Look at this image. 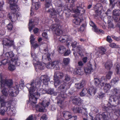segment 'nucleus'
Wrapping results in <instances>:
<instances>
[{
  "label": "nucleus",
  "mask_w": 120,
  "mask_h": 120,
  "mask_svg": "<svg viewBox=\"0 0 120 120\" xmlns=\"http://www.w3.org/2000/svg\"><path fill=\"white\" fill-rule=\"evenodd\" d=\"M84 82L82 81L81 83H78L75 84V86L77 89H80L84 86Z\"/></svg>",
  "instance_id": "obj_34"
},
{
  "label": "nucleus",
  "mask_w": 120,
  "mask_h": 120,
  "mask_svg": "<svg viewBox=\"0 0 120 120\" xmlns=\"http://www.w3.org/2000/svg\"><path fill=\"white\" fill-rule=\"evenodd\" d=\"M104 94L103 93H101L99 94V97L100 98H102L104 96Z\"/></svg>",
  "instance_id": "obj_57"
},
{
  "label": "nucleus",
  "mask_w": 120,
  "mask_h": 120,
  "mask_svg": "<svg viewBox=\"0 0 120 120\" xmlns=\"http://www.w3.org/2000/svg\"><path fill=\"white\" fill-rule=\"evenodd\" d=\"M71 53V51L69 49H68L64 52V56H67L69 55Z\"/></svg>",
  "instance_id": "obj_46"
},
{
  "label": "nucleus",
  "mask_w": 120,
  "mask_h": 120,
  "mask_svg": "<svg viewBox=\"0 0 120 120\" xmlns=\"http://www.w3.org/2000/svg\"><path fill=\"white\" fill-rule=\"evenodd\" d=\"M79 56L81 58H82L84 57V55L82 53V52H79L78 53Z\"/></svg>",
  "instance_id": "obj_60"
},
{
  "label": "nucleus",
  "mask_w": 120,
  "mask_h": 120,
  "mask_svg": "<svg viewBox=\"0 0 120 120\" xmlns=\"http://www.w3.org/2000/svg\"><path fill=\"white\" fill-rule=\"evenodd\" d=\"M73 110L75 113H81L82 115H85L86 117L87 116L88 112L87 109L82 107H75Z\"/></svg>",
  "instance_id": "obj_11"
},
{
  "label": "nucleus",
  "mask_w": 120,
  "mask_h": 120,
  "mask_svg": "<svg viewBox=\"0 0 120 120\" xmlns=\"http://www.w3.org/2000/svg\"><path fill=\"white\" fill-rule=\"evenodd\" d=\"M36 82H33L31 84H28L26 85L30 95L29 101L32 105H35L36 103L37 99L40 97L41 94H44L46 92L43 89L40 90V89L37 88L40 85V82L35 87L34 85H36Z\"/></svg>",
  "instance_id": "obj_2"
},
{
  "label": "nucleus",
  "mask_w": 120,
  "mask_h": 120,
  "mask_svg": "<svg viewBox=\"0 0 120 120\" xmlns=\"http://www.w3.org/2000/svg\"><path fill=\"white\" fill-rule=\"evenodd\" d=\"M26 120H34L33 116L32 115H30Z\"/></svg>",
  "instance_id": "obj_52"
},
{
  "label": "nucleus",
  "mask_w": 120,
  "mask_h": 120,
  "mask_svg": "<svg viewBox=\"0 0 120 120\" xmlns=\"http://www.w3.org/2000/svg\"><path fill=\"white\" fill-rule=\"evenodd\" d=\"M82 100H81L79 98L75 97L73 99L72 102L74 104L80 105L82 102Z\"/></svg>",
  "instance_id": "obj_21"
},
{
  "label": "nucleus",
  "mask_w": 120,
  "mask_h": 120,
  "mask_svg": "<svg viewBox=\"0 0 120 120\" xmlns=\"http://www.w3.org/2000/svg\"><path fill=\"white\" fill-rule=\"evenodd\" d=\"M58 50L60 53L62 54L64 53L65 51L66 48L64 46L60 45L58 47Z\"/></svg>",
  "instance_id": "obj_23"
},
{
  "label": "nucleus",
  "mask_w": 120,
  "mask_h": 120,
  "mask_svg": "<svg viewBox=\"0 0 120 120\" xmlns=\"http://www.w3.org/2000/svg\"><path fill=\"white\" fill-rule=\"evenodd\" d=\"M114 112L116 114H119L120 116V109L115 110H114Z\"/></svg>",
  "instance_id": "obj_58"
},
{
  "label": "nucleus",
  "mask_w": 120,
  "mask_h": 120,
  "mask_svg": "<svg viewBox=\"0 0 120 120\" xmlns=\"http://www.w3.org/2000/svg\"><path fill=\"white\" fill-rule=\"evenodd\" d=\"M7 29L8 30L10 31L12 30L13 27V24L12 23H10L8 24L7 26Z\"/></svg>",
  "instance_id": "obj_39"
},
{
  "label": "nucleus",
  "mask_w": 120,
  "mask_h": 120,
  "mask_svg": "<svg viewBox=\"0 0 120 120\" xmlns=\"http://www.w3.org/2000/svg\"><path fill=\"white\" fill-rule=\"evenodd\" d=\"M4 60H0V66L2 64L5 65L6 64V62H4Z\"/></svg>",
  "instance_id": "obj_62"
},
{
  "label": "nucleus",
  "mask_w": 120,
  "mask_h": 120,
  "mask_svg": "<svg viewBox=\"0 0 120 120\" xmlns=\"http://www.w3.org/2000/svg\"><path fill=\"white\" fill-rule=\"evenodd\" d=\"M45 7L49 8L52 4V0H45Z\"/></svg>",
  "instance_id": "obj_33"
},
{
  "label": "nucleus",
  "mask_w": 120,
  "mask_h": 120,
  "mask_svg": "<svg viewBox=\"0 0 120 120\" xmlns=\"http://www.w3.org/2000/svg\"><path fill=\"white\" fill-rule=\"evenodd\" d=\"M40 79L41 80V81H39L38 82L37 80H36L35 81H34L31 82V83L33 82H36V85H34V86L35 87L38 84V83L39 82H40V84H41V82L42 81L46 85L48 84V82L49 80V79L48 76L46 75H42L40 77ZM40 86L38 87L37 88L38 89H39V87L40 86Z\"/></svg>",
  "instance_id": "obj_8"
},
{
  "label": "nucleus",
  "mask_w": 120,
  "mask_h": 120,
  "mask_svg": "<svg viewBox=\"0 0 120 120\" xmlns=\"http://www.w3.org/2000/svg\"><path fill=\"white\" fill-rule=\"evenodd\" d=\"M71 81L70 77L68 75H66L64 81L59 87L58 90L61 91L65 92L66 90L69 88Z\"/></svg>",
  "instance_id": "obj_5"
},
{
  "label": "nucleus",
  "mask_w": 120,
  "mask_h": 120,
  "mask_svg": "<svg viewBox=\"0 0 120 120\" xmlns=\"http://www.w3.org/2000/svg\"><path fill=\"white\" fill-rule=\"evenodd\" d=\"M69 60H64L63 62L64 65L65 66L69 64Z\"/></svg>",
  "instance_id": "obj_59"
},
{
  "label": "nucleus",
  "mask_w": 120,
  "mask_h": 120,
  "mask_svg": "<svg viewBox=\"0 0 120 120\" xmlns=\"http://www.w3.org/2000/svg\"><path fill=\"white\" fill-rule=\"evenodd\" d=\"M80 9H83L82 8L80 7H77L76 9L75 10V12L76 13H79L80 10Z\"/></svg>",
  "instance_id": "obj_48"
},
{
  "label": "nucleus",
  "mask_w": 120,
  "mask_h": 120,
  "mask_svg": "<svg viewBox=\"0 0 120 120\" xmlns=\"http://www.w3.org/2000/svg\"><path fill=\"white\" fill-rule=\"evenodd\" d=\"M92 64L91 62L89 61L88 63L87 67L84 68V72L86 74L90 73L93 71V69L92 66Z\"/></svg>",
  "instance_id": "obj_15"
},
{
  "label": "nucleus",
  "mask_w": 120,
  "mask_h": 120,
  "mask_svg": "<svg viewBox=\"0 0 120 120\" xmlns=\"http://www.w3.org/2000/svg\"><path fill=\"white\" fill-rule=\"evenodd\" d=\"M63 75V74L60 72L57 71L55 73L54 78L55 81L54 84L56 87L60 83V82L58 79V78H62Z\"/></svg>",
  "instance_id": "obj_9"
},
{
  "label": "nucleus",
  "mask_w": 120,
  "mask_h": 120,
  "mask_svg": "<svg viewBox=\"0 0 120 120\" xmlns=\"http://www.w3.org/2000/svg\"><path fill=\"white\" fill-rule=\"evenodd\" d=\"M47 11L49 13L50 15L52 18H53L54 17V16H56L57 14V12L53 8L49 9Z\"/></svg>",
  "instance_id": "obj_19"
},
{
  "label": "nucleus",
  "mask_w": 120,
  "mask_h": 120,
  "mask_svg": "<svg viewBox=\"0 0 120 120\" xmlns=\"http://www.w3.org/2000/svg\"><path fill=\"white\" fill-rule=\"evenodd\" d=\"M86 62V60H80L78 62V64L79 66H82Z\"/></svg>",
  "instance_id": "obj_45"
},
{
  "label": "nucleus",
  "mask_w": 120,
  "mask_h": 120,
  "mask_svg": "<svg viewBox=\"0 0 120 120\" xmlns=\"http://www.w3.org/2000/svg\"><path fill=\"white\" fill-rule=\"evenodd\" d=\"M38 29L37 28H35L33 30V32L34 34L37 33L38 31Z\"/></svg>",
  "instance_id": "obj_61"
},
{
  "label": "nucleus",
  "mask_w": 120,
  "mask_h": 120,
  "mask_svg": "<svg viewBox=\"0 0 120 120\" xmlns=\"http://www.w3.org/2000/svg\"><path fill=\"white\" fill-rule=\"evenodd\" d=\"M116 70L117 74H119L120 72V64H118L117 65L116 67Z\"/></svg>",
  "instance_id": "obj_44"
},
{
  "label": "nucleus",
  "mask_w": 120,
  "mask_h": 120,
  "mask_svg": "<svg viewBox=\"0 0 120 120\" xmlns=\"http://www.w3.org/2000/svg\"><path fill=\"white\" fill-rule=\"evenodd\" d=\"M19 11H18L17 12H13L11 11V12L13 13L9 14V18L12 22H15L17 19V17L19 16V15L16 14Z\"/></svg>",
  "instance_id": "obj_14"
},
{
  "label": "nucleus",
  "mask_w": 120,
  "mask_h": 120,
  "mask_svg": "<svg viewBox=\"0 0 120 120\" xmlns=\"http://www.w3.org/2000/svg\"><path fill=\"white\" fill-rule=\"evenodd\" d=\"M0 89L3 94L0 97V102L1 108L0 110V114L4 115L5 112H7V114L10 116H15L16 110L14 107H11V105H15L16 103V101L12 99L7 102H5V100L8 97V91L10 96L13 97L16 96L19 93L20 85L18 83H16L15 86L10 87H8L9 89L8 90L7 89V87L8 86L9 87L12 84V80L5 79L1 73L0 74Z\"/></svg>",
  "instance_id": "obj_1"
},
{
  "label": "nucleus",
  "mask_w": 120,
  "mask_h": 120,
  "mask_svg": "<svg viewBox=\"0 0 120 120\" xmlns=\"http://www.w3.org/2000/svg\"><path fill=\"white\" fill-rule=\"evenodd\" d=\"M70 7L68 8H68H67L68 10H69V11H71L73 9V4H71L69 5Z\"/></svg>",
  "instance_id": "obj_54"
},
{
  "label": "nucleus",
  "mask_w": 120,
  "mask_h": 120,
  "mask_svg": "<svg viewBox=\"0 0 120 120\" xmlns=\"http://www.w3.org/2000/svg\"><path fill=\"white\" fill-rule=\"evenodd\" d=\"M120 91V90L116 88H115L113 91V94L115 95L113 96H111L110 98L109 101V103H110L112 101H114V104L115 103H117L120 104V97L117 96V94Z\"/></svg>",
  "instance_id": "obj_6"
},
{
  "label": "nucleus",
  "mask_w": 120,
  "mask_h": 120,
  "mask_svg": "<svg viewBox=\"0 0 120 120\" xmlns=\"http://www.w3.org/2000/svg\"><path fill=\"white\" fill-rule=\"evenodd\" d=\"M112 73V72L110 71L107 72L106 75V79H110Z\"/></svg>",
  "instance_id": "obj_40"
},
{
  "label": "nucleus",
  "mask_w": 120,
  "mask_h": 120,
  "mask_svg": "<svg viewBox=\"0 0 120 120\" xmlns=\"http://www.w3.org/2000/svg\"><path fill=\"white\" fill-rule=\"evenodd\" d=\"M88 91V94L92 96L94 95L96 92V90L93 86L90 87Z\"/></svg>",
  "instance_id": "obj_22"
},
{
  "label": "nucleus",
  "mask_w": 120,
  "mask_h": 120,
  "mask_svg": "<svg viewBox=\"0 0 120 120\" xmlns=\"http://www.w3.org/2000/svg\"><path fill=\"white\" fill-rule=\"evenodd\" d=\"M60 28V25L59 24H55L52 25V30L57 35L60 36L63 33Z\"/></svg>",
  "instance_id": "obj_10"
},
{
  "label": "nucleus",
  "mask_w": 120,
  "mask_h": 120,
  "mask_svg": "<svg viewBox=\"0 0 120 120\" xmlns=\"http://www.w3.org/2000/svg\"><path fill=\"white\" fill-rule=\"evenodd\" d=\"M67 96V94H61V95H59L56 98L57 100V103L61 108H63L64 105L63 101Z\"/></svg>",
  "instance_id": "obj_13"
},
{
  "label": "nucleus",
  "mask_w": 120,
  "mask_h": 120,
  "mask_svg": "<svg viewBox=\"0 0 120 120\" xmlns=\"http://www.w3.org/2000/svg\"><path fill=\"white\" fill-rule=\"evenodd\" d=\"M37 1H34V0H32V4H35V9L36 10H38L40 6V3L38 2V0Z\"/></svg>",
  "instance_id": "obj_26"
},
{
  "label": "nucleus",
  "mask_w": 120,
  "mask_h": 120,
  "mask_svg": "<svg viewBox=\"0 0 120 120\" xmlns=\"http://www.w3.org/2000/svg\"><path fill=\"white\" fill-rule=\"evenodd\" d=\"M110 46L113 48H117L119 47V45H116L115 43H112L110 45Z\"/></svg>",
  "instance_id": "obj_47"
},
{
  "label": "nucleus",
  "mask_w": 120,
  "mask_h": 120,
  "mask_svg": "<svg viewBox=\"0 0 120 120\" xmlns=\"http://www.w3.org/2000/svg\"><path fill=\"white\" fill-rule=\"evenodd\" d=\"M34 21H32L31 20H30L29 24V31L31 32L34 27Z\"/></svg>",
  "instance_id": "obj_29"
},
{
  "label": "nucleus",
  "mask_w": 120,
  "mask_h": 120,
  "mask_svg": "<svg viewBox=\"0 0 120 120\" xmlns=\"http://www.w3.org/2000/svg\"><path fill=\"white\" fill-rule=\"evenodd\" d=\"M111 88V86L109 84H105V86L104 87V91L105 92H107Z\"/></svg>",
  "instance_id": "obj_37"
},
{
  "label": "nucleus",
  "mask_w": 120,
  "mask_h": 120,
  "mask_svg": "<svg viewBox=\"0 0 120 120\" xmlns=\"http://www.w3.org/2000/svg\"><path fill=\"white\" fill-rule=\"evenodd\" d=\"M75 74L81 75L82 74V72L80 69H76L73 72Z\"/></svg>",
  "instance_id": "obj_36"
},
{
  "label": "nucleus",
  "mask_w": 120,
  "mask_h": 120,
  "mask_svg": "<svg viewBox=\"0 0 120 120\" xmlns=\"http://www.w3.org/2000/svg\"><path fill=\"white\" fill-rule=\"evenodd\" d=\"M4 4V2L2 1V3L0 2V17H2L4 16V14L2 13V8Z\"/></svg>",
  "instance_id": "obj_30"
},
{
  "label": "nucleus",
  "mask_w": 120,
  "mask_h": 120,
  "mask_svg": "<svg viewBox=\"0 0 120 120\" xmlns=\"http://www.w3.org/2000/svg\"><path fill=\"white\" fill-rule=\"evenodd\" d=\"M105 66L106 68L108 70L110 69L112 66V63L111 61L108 62L105 64Z\"/></svg>",
  "instance_id": "obj_32"
},
{
  "label": "nucleus",
  "mask_w": 120,
  "mask_h": 120,
  "mask_svg": "<svg viewBox=\"0 0 120 120\" xmlns=\"http://www.w3.org/2000/svg\"><path fill=\"white\" fill-rule=\"evenodd\" d=\"M90 24L91 26H92L94 28L95 32L98 31V28L94 23L92 21H90Z\"/></svg>",
  "instance_id": "obj_35"
},
{
  "label": "nucleus",
  "mask_w": 120,
  "mask_h": 120,
  "mask_svg": "<svg viewBox=\"0 0 120 120\" xmlns=\"http://www.w3.org/2000/svg\"><path fill=\"white\" fill-rule=\"evenodd\" d=\"M99 52L102 54H103L105 53V52L106 51V49L104 47H101L99 48Z\"/></svg>",
  "instance_id": "obj_38"
},
{
  "label": "nucleus",
  "mask_w": 120,
  "mask_h": 120,
  "mask_svg": "<svg viewBox=\"0 0 120 120\" xmlns=\"http://www.w3.org/2000/svg\"><path fill=\"white\" fill-rule=\"evenodd\" d=\"M30 39V42L31 44L34 43L35 40V38H34V36L33 35L31 34Z\"/></svg>",
  "instance_id": "obj_42"
},
{
  "label": "nucleus",
  "mask_w": 120,
  "mask_h": 120,
  "mask_svg": "<svg viewBox=\"0 0 120 120\" xmlns=\"http://www.w3.org/2000/svg\"><path fill=\"white\" fill-rule=\"evenodd\" d=\"M6 64H8V69L11 71L15 70V65L19 66L20 64L19 60H7Z\"/></svg>",
  "instance_id": "obj_7"
},
{
  "label": "nucleus",
  "mask_w": 120,
  "mask_h": 120,
  "mask_svg": "<svg viewBox=\"0 0 120 120\" xmlns=\"http://www.w3.org/2000/svg\"><path fill=\"white\" fill-rule=\"evenodd\" d=\"M49 105V102L48 99H45L40 101L39 104L35 105L36 110L40 112H44L45 111V108Z\"/></svg>",
  "instance_id": "obj_4"
},
{
  "label": "nucleus",
  "mask_w": 120,
  "mask_h": 120,
  "mask_svg": "<svg viewBox=\"0 0 120 120\" xmlns=\"http://www.w3.org/2000/svg\"><path fill=\"white\" fill-rule=\"evenodd\" d=\"M31 56L32 58L33 59V60H36L37 58V56L36 54L34 52H31Z\"/></svg>",
  "instance_id": "obj_43"
},
{
  "label": "nucleus",
  "mask_w": 120,
  "mask_h": 120,
  "mask_svg": "<svg viewBox=\"0 0 120 120\" xmlns=\"http://www.w3.org/2000/svg\"><path fill=\"white\" fill-rule=\"evenodd\" d=\"M101 4L100 3L97 4L95 6V7L97 9L96 11L98 12L100 11L101 10Z\"/></svg>",
  "instance_id": "obj_31"
},
{
  "label": "nucleus",
  "mask_w": 120,
  "mask_h": 120,
  "mask_svg": "<svg viewBox=\"0 0 120 120\" xmlns=\"http://www.w3.org/2000/svg\"><path fill=\"white\" fill-rule=\"evenodd\" d=\"M106 81L107 80L105 79V77H101L100 80L98 79H95L94 84L98 87H100V86H103Z\"/></svg>",
  "instance_id": "obj_12"
},
{
  "label": "nucleus",
  "mask_w": 120,
  "mask_h": 120,
  "mask_svg": "<svg viewBox=\"0 0 120 120\" xmlns=\"http://www.w3.org/2000/svg\"><path fill=\"white\" fill-rule=\"evenodd\" d=\"M108 113L107 112H103L101 114L97 115L96 117L97 120H106L108 118Z\"/></svg>",
  "instance_id": "obj_17"
},
{
  "label": "nucleus",
  "mask_w": 120,
  "mask_h": 120,
  "mask_svg": "<svg viewBox=\"0 0 120 120\" xmlns=\"http://www.w3.org/2000/svg\"><path fill=\"white\" fill-rule=\"evenodd\" d=\"M13 60H18L19 58V56L17 55H14L13 57Z\"/></svg>",
  "instance_id": "obj_63"
},
{
  "label": "nucleus",
  "mask_w": 120,
  "mask_h": 120,
  "mask_svg": "<svg viewBox=\"0 0 120 120\" xmlns=\"http://www.w3.org/2000/svg\"><path fill=\"white\" fill-rule=\"evenodd\" d=\"M110 2V4L109 5L110 6L111 5H112V8H113L114 7V5L112 4V3L113 2H114V0H109Z\"/></svg>",
  "instance_id": "obj_55"
},
{
  "label": "nucleus",
  "mask_w": 120,
  "mask_h": 120,
  "mask_svg": "<svg viewBox=\"0 0 120 120\" xmlns=\"http://www.w3.org/2000/svg\"><path fill=\"white\" fill-rule=\"evenodd\" d=\"M40 89L41 90L43 89V90H45L46 91V92L45 93H47L50 94H54V95H57V93L54 92L53 90V89H49L47 91L44 90L43 89Z\"/></svg>",
  "instance_id": "obj_27"
},
{
  "label": "nucleus",
  "mask_w": 120,
  "mask_h": 120,
  "mask_svg": "<svg viewBox=\"0 0 120 120\" xmlns=\"http://www.w3.org/2000/svg\"><path fill=\"white\" fill-rule=\"evenodd\" d=\"M113 15L119 16L120 13L119 12V11L118 10H115L113 11Z\"/></svg>",
  "instance_id": "obj_41"
},
{
  "label": "nucleus",
  "mask_w": 120,
  "mask_h": 120,
  "mask_svg": "<svg viewBox=\"0 0 120 120\" xmlns=\"http://www.w3.org/2000/svg\"><path fill=\"white\" fill-rule=\"evenodd\" d=\"M47 119V118L46 115L45 114L41 116L40 118V120H46Z\"/></svg>",
  "instance_id": "obj_50"
},
{
  "label": "nucleus",
  "mask_w": 120,
  "mask_h": 120,
  "mask_svg": "<svg viewBox=\"0 0 120 120\" xmlns=\"http://www.w3.org/2000/svg\"><path fill=\"white\" fill-rule=\"evenodd\" d=\"M77 42L76 41H74L72 43L71 45L73 48H75L77 46Z\"/></svg>",
  "instance_id": "obj_51"
},
{
  "label": "nucleus",
  "mask_w": 120,
  "mask_h": 120,
  "mask_svg": "<svg viewBox=\"0 0 120 120\" xmlns=\"http://www.w3.org/2000/svg\"><path fill=\"white\" fill-rule=\"evenodd\" d=\"M88 91L86 89H83L80 94V96L81 97H83L85 96H88Z\"/></svg>",
  "instance_id": "obj_25"
},
{
  "label": "nucleus",
  "mask_w": 120,
  "mask_h": 120,
  "mask_svg": "<svg viewBox=\"0 0 120 120\" xmlns=\"http://www.w3.org/2000/svg\"><path fill=\"white\" fill-rule=\"evenodd\" d=\"M81 47L79 46H77V49L78 50V51L77 52V53H78L79 52H82L81 51Z\"/></svg>",
  "instance_id": "obj_64"
},
{
  "label": "nucleus",
  "mask_w": 120,
  "mask_h": 120,
  "mask_svg": "<svg viewBox=\"0 0 120 120\" xmlns=\"http://www.w3.org/2000/svg\"><path fill=\"white\" fill-rule=\"evenodd\" d=\"M106 40L108 41L110 43L112 41V40L110 36H107V37Z\"/></svg>",
  "instance_id": "obj_56"
},
{
  "label": "nucleus",
  "mask_w": 120,
  "mask_h": 120,
  "mask_svg": "<svg viewBox=\"0 0 120 120\" xmlns=\"http://www.w3.org/2000/svg\"><path fill=\"white\" fill-rule=\"evenodd\" d=\"M69 38V36L65 35L60 36L59 38V40L61 42L64 43L68 41Z\"/></svg>",
  "instance_id": "obj_20"
},
{
  "label": "nucleus",
  "mask_w": 120,
  "mask_h": 120,
  "mask_svg": "<svg viewBox=\"0 0 120 120\" xmlns=\"http://www.w3.org/2000/svg\"><path fill=\"white\" fill-rule=\"evenodd\" d=\"M64 116L66 119L71 118V114L70 112L67 111H64L63 112Z\"/></svg>",
  "instance_id": "obj_24"
},
{
  "label": "nucleus",
  "mask_w": 120,
  "mask_h": 120,
  "mask_svg": "<svg viewBox=\"0 0 120 120\" xmlns=\"http://www.w3.org/2000/svg\"><path fill=\"white\" fill-rule=\"evenodd\" d=\"M14 54L12 51L6 52L5 54V58L3 60H13Z\"/></svg>",
  "instance_id": "obj_18"
},
{
  "label": "nucleus",
  "mask_w": 120,
  "mask_h": 120,
  "mask_svg": "<svg viewBox=\"0 0 120 120\" xmlns=\"http://www.w3.org/2000/svg\"><path fill=\"white\" fill-rule=\"evenodd\" d=\"M42 35L43 37H45L46 39L48 38L47 34L46 32H44L42 33Z\"/></svg>",
  "instance_id": "obj_53"
},
{
  "label": "nucleus",
  "mask_w": 120,
  "mask_h": 120,
  "mask_svg": "<svg viewBox=\"0 0 120 120\" xmlns=\"http://www.w3.org/2000/svg\"><path fill=\"white\" fill-rule=\"evenodd\" d=\"M58 62L56 60H53L49 62L46 65L42 62V61H40L39 60H34L33 64L35 67L38 68L41 70H43L46 66L47 68H52L56 67V69L57 70L59 69V68L57 65Z\"/></svg>",
  "instance_id": "obj_3"
},
{
  "label": "nucleus",
  "mask_w": 120,
  "mask_h": 120,
  "mask_svg": "<svg viewBox=\"0 0 120 120\" xmlns=\"http://www.w3.org/2000/svg\"><path fill=\"white\" fill-rule=\"evenodd\" d=\"M3 45L8 46H11L14 45V42L11 40L9 38H4L2 41Z\"/></svg>",
  "instance_id": "obj_16"
},
{
  "label": "nucleus",
  "mask_w": 120,
  "mask_h": 120,
  "mask_svg": "<svg viewBox=\"0 0 120 120\" xmlns=\"http://www.w3.org/2000/svg\"><path fill=\"white\" fill-rule=\"evenodd\" d=\"M81 22V20L80 18L76 17L73 20V23L76 25H79Z\"/></svg>",
  "instance_id": "obj_28"
},
{
  "label": "nucleus",
  "mask_w": 120,
  "mask_h": 120,
  "mask_svg": "<svg viewBox=\"0 0 120 120\" xmlns=\"http://www.w3.org/2000/svg\"><path fill=\"white\" fill-rule=\"evenodd\" d=\"M118 78L116 77L115 79H113L111 81V82L112 83L114 84L116 83L118 81Z\"/></svg>",
  "instance_id": "obj_49"
}]
</instances>
